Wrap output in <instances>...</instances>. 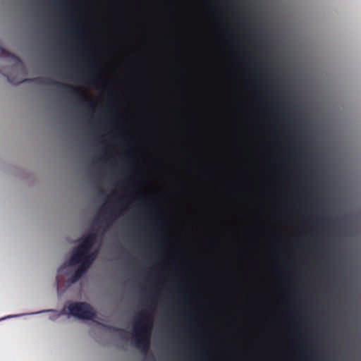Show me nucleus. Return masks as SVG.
<instances>
[{"label": "nucleus", "instance_id": "nucleus-32", "mask_svg": "<svg viewBox=\"0 0 361 361\" xmlns=\"http://www.w3.org/2000/svg\"><path fill=\"white\" fill-rule=\"evenodd\" d=\"M317 185L318 187H320V186H321V183H320V182L317 181Z\"/></svg>", "mask_w": 361, "mask_h": 361}, {"label": "nucleus", "instance_id": "nucleus-22", "mask_svg": "<svg viewBox=\"0 0 361 361\" xmlns=\"http://www.w3.org/2000/svg\"><path fill=\"white\" fill-rule=\"evenodd\" d=\"M299 319L302 322H305L306 321V317L302 313L299 314Z\"/></svg>", "mask_w": 361, "mask_h": 361}, {"label": "nucleus", "instance_id": "nucleus-34", "mask_svg": "<svg viewBox=\"0 0 361 361\" xmlns=\"http://www.w3.org/2000/svg\"><path fill=\"white\" fill-rule=\"evenodd\" d=\"M142 293H147L146 290H144V289H142Z\"/></svg>", "mask_w": 361, "mask_h": 361}, {"label": "nucleus", "instance_id": "nucleus-8", "mask_svg": "<svg viewBox=\"0 0 361 361\" xmlns=\"http://www.w3.org/2000/svg\"><path fill=\"white\" fill-rule=\"evenodd\" d=\"M120 142L123 147L128 151V154L126 155V162L128 166L129 171L130 174L135 172L133 166L135 164V153L133 150V145L130 142L126 141L123 137H120Z\"/></svg>", "mask_w": 361, "mask_h": 361}, {"label": "nucleus", "instance_id": "nucleus-19", "mask_svg": "<svg viewBox=\"0 0 361 361\" xmlns=\"http://www.w3.org/2000/svg\"><path fill=\"white\" fill-rule=\"evenodd\" d=\"M255 78H257V81L261 84V85L264 89H267L265 80L262 77H260L258 74H255Z\"/></svg>", "mask_w": 361, "mask_h": 361}, {"label": "nucleus", "instance_id": "nucleus-15", "mask_svg": "<svg viewBox=\"0 0 361 361\" xmlns=\"http://www.w3.org/2000/svg\"><path fill=\"white\" fill-rule=\"evenodd\" d=\"M144 337H145V336L144 334L142 335V337H140L137 335H136L135 336L133 337V341H132V344L136 349H138L140 348L142 342L144 340Z\"/></svg>", "mask_w": 361, "mask_h": 361}, {"label": "nucleus", "instance_id": "nucleus-5", "mask_svg": "<svg viewBox=\"0 0 361 361\" xmlns=\"http://www.w3.org/2000/svg\"><path fill=\"white\" fill-rule=\"evenodd\" d=\"M67 310L72 317L78 319L92 320L96 317L94 310L85 302H71Z\"/></svg>", "mask_w": 361, "mask_h": 361}, {"label": "nucleus", "instance_id": "nucleus-10", "mask_svg": "<svg viewBox=\"0 0 361 361\" xmlns=\"http://www.w3.org/2000/svg\"><path fill=\"white\" fill-rule=\"evenodd\" d=\"M56 310H55L54 309H48V310H40V311L34 312H30V313H22V314H10V315H7V316H5L4 317L0 318V322L3 321V320H5V319H8L18 318V317H21L26 316V315L39 314H42V313L51 312H56Z\"/></svg>", "mask_w": 361, "mask_h": 361}, {"label": "nucleus", "instance_id": "nucleus-21", "mask_svg": "<svg viewBox=\"0 0 361 361\" xmlns=\"http://www.w3.org/2000/svg\"><path fill=\"white\" fill-rule=\"evenodd\" d=\"M287 280L289 281V282H291L293 283L294 285H295L296 283V279L294 276L293 275H290L288 277H287Z\"/></svg>", "mask_w": 361, "mask_h": 361}, {"label": "nucleus", "instance_id": "nucleus-29", "mask_svg": "<svg viewBox=\"0 0 361 361\" xmlns=\"http://www.w3.org/2000/svg\"><path fill=\"white\" fill-rule=\"evenodd\" d=\"M322 214L324 216H329V214L324 209H322Z\"/></svg>", "mask_w": 361, "mask_h": 361}, {"label": "nucleus", "instance_id": "nucleus-9", "mask_svg": "<svg viewBox=\"0 0 361 361\" xmlns=\"http://www.w3.org/2000/svg\"><path fill=\"white\" fill-rule=\"evenodd\" d=\"M108 108L109 111L111 113V114L113 116V121L116 123V128L120 134L123 133V130L120 126V121L121 118V114L118 109L117 107H116L114 104L111 98H109V102H108Z\"/></svg>", "mask_w": 361, "mask_h": 361}, {"label": "nucleus", "instance_id": "nucleus-2", "mask_svg": "<svg viewBox=\"0 0 361 361\" xmlns=\"http://www.w3.org/2000/svg\"><path fill=\"white\" fill-rule=\"evenodd\" d=\"M63 4L66 8L65 12L69 20L70 27L73 33L75 34L78 39L82 42L85 54L87 58L88 71L90 78H87L88 84L92 85V80H98L100 78L101 69L99 63L89 50L88 41L85 38L84 27L78 18L74 4L71 0H63Z\"/></svg>", "mask_w": 361, "mask_h": 361}, {"label": "nucleus", "instance_id": "nucleus-30", "mask_svg": "<svg viewBox=\"0 0 361 361\" xmlns=\"http://www.w3.org/2000/svg\"><path fill=\"white\" fill-rule=\"evenodd\" d=\"M276 241H277V245H278V247H279V245H280V242H279V237H276Z\"/></svg>", "mask_w": 361, "mask_h": 361}, {"label": "nucleus", "instance_id": "nucleus-20", "mask_svg": "<svg viewBox=\"0 0 361 361\" xmlns=\"http://www.w3.org/2000/svg\"><path fill=\"white\" fill-rule=\"evenodd\" d=\"M68 69L73 72L74 73L75 75H78V71L74 68V66L72 65V64H69L68 66Z\"/></svg>", "mask_w": 361, "mask_h": 361}, {"label": "nucleus", "instance_id": "nucleus-23", "mask_svg": "<svg viewBox=\"0 0 361 361\" xmlns=\"http://www.w3.org/2000/svg\"><path fill=\"white\" fill-rule=\"evenodd\" d=\"M285 171H286V173L290 176L292 175V172L290 171V169L288 167V166L286 164L285 165Z\"/></svg>", "mask_w": 361, "mask_h": 361}, {"label": "nucleus", "instance_id": "nucleus-17", "mask_svg": "<svg viewBox=\"0 0 361 361\" xmlns=\"http://www.w3.org/2000/svg\"><path fill=\"white\" fill-rule=\"evenodd\" d=\"M126 266L127 267H131V268H134V267H135V260L133 258V257L130 255H128V256H127V259L126 261Z\"/></svg>", "mask_w": 361, "mask_h": 361}, {"label": "nucleus", "instance_id": "nucleus-28", "mask_svg": "<svg viewBox=\"0 0 361 361\" xmlns=\"http://www.w3.org/2000/svg\"><path fill=\"white\" fill-rule=\"evenodd\" d=\"M292 291L294 293H298V288L295 286L293 288H292Z\"/></svg>", "mask_w": 361, "mask_h": 361}, {"label": "nucleus", "instance_id": "nucleus-35", "mask_svg": "<svg viewBox=\"0 0 361 361\" xmlns=\"http://www.w3.org/2000/svg\"><path fill=\"white\" fill-rule=\"evenodd\" d=\"M57 2H58V1H55V0L53 1V3H54V4H56Z\"/></svg>", "mask_w": 361, "mask_h": 361}, {"label": "nucleus", "instance_id": "nucleus-36", "mask_svg": "<svg viewBox=\"0 0 361 361\" xmlns=\"http://www.w3.org/2000/svg\"><path fill=\"white\" fill-rule=\"evenodd\" d=\"M152 268L154 269L155 268V266H154V265H153V266L152 267Z\"/></svg>", "mask_w": 361, "mask_h": 361}, {"label": "nucleus", "instance_id": "nucleus-13", "mask_svg": "<svg viewBox=\"0 0 361 361\" xmlns=\"http://www.w3.org/2000/svg\"><path fill=\"white\" fill-rule=\"evenodd\" d=\"M149 338L145 336L144 337V340L137 350H139L142 354L146 355L149 351Z\"/></svg>", "mask_w": 361, "mask_h": 361}, {"label": "nucleus", "instance_id": "nucleus-3", "mask_svg": "<svg viewBox=\"0 0 361 361\" xmlns=\"http://www.w3.org/2000/svg\"><path fill=\"white\" fill-rule=\"evenodd\" d=\"M174 285L179 289L180 293L184 296L183 299L181 300V303L188 307V310L182 311V314L186 315L188 321L192 324V326L188 329V331L190 332L192 338L198 341V344H194L193 348L195 349L198 348L199 354L202 357L204 361H210V357L202 345V338L200 332L198 330L197 317L193 311L190 295L188 293V288L189 286H190V283H189L187 287L183 286L180 278H178L176 281Z\"/></svg>", "mask_w": 361, "mask_h": 361}, {"label": "nucleus", "instance_id": "nucleus-18", "mask_svg": "<svg viewBox=\"0 0 361 361\" xmlns=\"http://www.w3.org/2000/svg\"><path fill=\"white\" fill-rule=\"evenodd\" d=\"M91 130H92V132L93 133V134L95 135V137H96L97 140H100V141H101L102 142H103V143H105V142H104V139H103V138L102 137V136L99 134L97 128H92L91 129Z\"/></svg>", "mask_w": 361, "mask_h": 361}, {"label": "nucleus", "instance_id": "nucleus-25", "mask_svg": "<svg viewBox=\"0 0 361 361\" xmlns=\"http://www.w3.org/2000/svg\"><path fill=\"white\" fill-rule=\"evenodd\" d=\"M101 159H103V160H109V159H107L105 153H102V154Z\"/></svg>", "mask_w": 361, "mask_h": 361}, {"label": "nucleus", "instance_id": "nucleus-24", "mask_svg": "<svg viewBox=\"0 0 361 361\" xmlns=\"http://www.w3.org/2000/svg\"><path fill=\"white\" fill-rule=\"evenodd\" d=\"M63 54L66 58H68L70 56V52L68 50H64L63 51Z\"/></svg>", "mask_w": 361, "mask_h": 361}, {"label": "nucleus", "instance_id": "nucleus-7", "mask_svg": "<svg viewBox=\"0 0 361 361\" xmlns=\"http://www.w3.org/2000/svg\"><path fill=\"white\" fill-rule=\"evenodd\" d=\"M98 197L103 200L104 205L102 210L106 213L107 219L111 221H114L115 215L114 210L110 202V197L106 193L104 190L99 189L98 190Z\"/></svg>", "mask_w": 361, "mask_h": 361}, {"label": "nucleus", "instance_id": "nucleus-27", "mask_svg": "<svg viewBox=\"0 0 361 361\" xmlns=\"http://www.w3.org/2000/svg\"><path fill=\"white\" fill-rule=\"evenodd\" d=\"M94 223L96 225H99L100 224V220L99 219H95L94 221Z\"/></svg>", "mask_w": 361, "mask_h": 361}, {"label": "nucleus", "instance_id": "nucleus-33", "mask_svg": "<svg viewBox=\"0 0 361 361\" xmlns=\"http://www.w3.org/2000/svg\"><path fill=\"white\" fill-rule=\"evenodd\" d=\"M279 273H280L281 275H283V271H280Z\"/></svg>", "mask_w": 361, "mask_h": 361}, {"label": "nucleus", "instance_id": "nucleus-4", "mask_svg": "<svg viewBox=\"0 0 361 361\" xmlns=\"http://www.w3.org/2000/svg\"><path fill=\"white\" fill-rule=\"evenodd\" d=\"M136 199L147 206V212L152 219L157 223V229L154 232V236L158 237L160 242L158 244L159 248L164 252L169 241L166 232L163 216L158 209L157 204H151V202L144 195H137Z\"/></svg>", "mask_w": 361, "mask_h": 361}, {"label": "nucleus", "instance_id": "nucleus-31", "mask_svg": "<svg viewBox=\"0 0 361 361\" xmlns=\"http://www.w3.org/2000/svg\"><path fill=\"white\" fill-rule=\"evenodd\" d=\"M167 319L170 321V322H172V318L171 316L169 315H167Z\"/></svg>", "mask_w": 361, "mask_h": 361}, {"label": "nucleus", "instance_id": "nucleus-12", "mask_svg": "<svg viewBox=\"0 0 361 361\" xmlns=\"http://www.w3.org/2000/svg\"><path fill=\"white\" fill-rule=\"evenodd\" d=\"M0 57L4 59H11L13 61L18 60V58L14 54L8 51L1 47H0Z\"/></svg>", "mask_w": 361, "mask_h": 361}, {"label": "nucleus", "instance_id": "nucleus-1", "mask_svg": "<svg viewBox=\"0 0 361 361\" xmlns=\"http://www.w3.org/2000/svg\"><path fill=\"white\" fill-rule=\"evenodd\" d=\"M97 233L90 231L82 236L72 252L65 267H76L69 278L71 283H77L88 271L98 254V249H93L97 243Z\"/></svg>", "mask_w": 361, "mask_h": 361}, {"label": "nucleus", "instance_id": "nucleus-6", "mask_svg": "<svg viewBox=\"0 0 361 361\" xmlns=\"http://www.w3.org/2000/svg\"><path fill=\"white\" fill-rule=\"evenodd\" d=\"M48 83L52 86L56 87L58 88L61 89L63 91H67L70 94H78V92H76L72 87L66 85L65 83L59 81H56L53 79H49L48 81ZM78 100L80 104L81 108H82L85 110L89 111L90 112H92V104L87 99H84L83 97L78 95Z\"/></svg>", "mask_w": 361, "mask_h": 361}, {"label": "nucleus", "instance_id": "nucleus-26", "mask_svg": "<svg viewBox=\"0 0 361 361\" xmlns=\"http://www.w3.org/2000/svg\"><path fill=\"white\" fill-rule=\"evenodd\" d=\"M300 350L302 352V353H305V348H304V345L301 343V342L300 341Z\"/></svg>", "mask_w": 361, "mask_h": 361}, {"label": "nucleus", "instance_id": "nucleus-14", "mask_svg": "<svg viewBox=\"0 0 361 361\" xmlns=\"http://www.w3.org/2000/svg\"><path fill=\"white\" fill-rule=\"evenodd\" d=\"M144 331H145L144 324L140 322L139 321H136L134 319L133 324V333L137 334L138 331H141L142 333H144Z\"/></svg>", "mask_w": 361, "mask_h": 361}, {"label": "nucleus", "instance_id": "nucleus-11", "mask_svg": "<svg viewBox=\"0 0 361 361\" xmlns=\"http://www.w3.org/2000/svg\"><path fill=\"white\" fill-rule=\"evenodd\" d=\"M145 306L146 307L147 310L140 311L138 313L135 314L134 317V319L136 321H139L140 322L144 324L145 322L150 317L149 313L148 312L149 310V305L147 302H145Z\"/></svg>", "mask_w": 361, "mask_h": 361}, {"label": "nucleus", "instance_id": "nucleus-16", "mask_svg": "<svg viewBox=\"0 0 361 361\" xmlns=\"http://www.w3.org/2000/svg\"><path fill=\"white\" fill-rule=\"evenodd\" d=\"M293 116L294 117L295 122L299 123L302 127L306 126L307 123L305 121L301 114L294 113L293 114Z\"/></svg>", "mask_w": 361, "mask_h": 361}]
</instances>
